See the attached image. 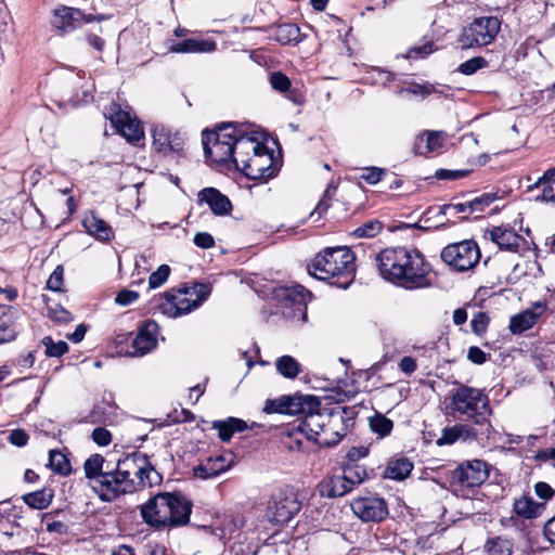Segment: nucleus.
<instances>
[{
    "label": "nucleus",
    "instance_id": "nucleus-36",
    "mask_svg": "<svg viewBox=\"0 0 555 555\" xmlns=\"http://www.w3.org/2000/svg\"><path fill=\"white\" fill-rule=\"evenodd\" d=\"M299 35V27L293 23L280 24L273 30L274 39L282 44H288L293 41H297Z\"/></svg>",
    "mask_w": 555,
    "mask_h": 555
},
{
    "label": "nucleus",
    "instance_id": "nucleus-41",
    "mask_svg": "<svg viewBox=\"0 0 555 555\" xmlns=\"http://www.w3.org/2000/svg\"><path fill=\"white\" fill-rule=\"evenodd\" d=\"M48 357L60 358L68 351V345L64 340L54 341L52 337L46 336L41 340Z\"/></svg>",
    "mask_w": 555,
    "mask_h": 555
},
{
    "label": "nucleus",
    "instance_id": "nucleus-28",
    "mask_svg": "<svg viewBox=\"0 0 555 555\" xmlns=\"http://www.w3.org/2000/svg\"><path fill=\"white\" fill-rule=\"evenodd\" d=\"M443 144L442 131L427 130L423 134L415 138L414 153L416 155H425L426 153L439 150Z\"/></svg>",
    "mask_w": 555,
    "mask_h": 555
},
{
    "label": "nucleus",
    "instance_id": "nucleus-5",
    "mask_svg": "<svg viewBox=\"0 0 555 555\" xmlns=\"http://www.w3.org/2000/svg\"><path fill=\"white\" fill-rule=\"evenodd\" d=\"M449 409L453 417H464L480 427L488 439L494 434L490 423L492 409L488 396L478 388L460 385L452 391Z\"/></svg>",
    "mask_w": 555,
    "mask_h": 555
},
{
    "label": "nucleus",
    "instance_id": "nucleus-24",
    "mask_svg": "<svg viewBox=\"0 0 555 555\" xmlns=\"http://www.w3.org/2000/svg\"><path fill=\"white\" fill-rule=\"evenodd\" d=\"M198 202L206 203L210 210L217 216L230 214L232 204L228 196L215 188H205L198 193Z\"/></svg>",
    "mask_w": 555,
    "mask_h": 555
},
{
    "label": "nucleus",
    "instance_id": "nucleus-30",
    "mask_svg": "<svg viewBox=\"0 0 555 555\" xmlns=\"http://www.w3.org/2000/svg\"><path fill=\"white\" fill-rule=\"evenodd\" d=\"M211 427L218 431L221 441L228 442L235 433L246 430L247 424L241 418L228 417L223 421H214Z\"/></svg>",
    "mask_w": 555,
    "mask_h": 555
},
{
    "label": "nucleus",
    "instance_id": "nucleus-12",
    "mask_svg": "<svg viewBox=\"0 0 555 555\" xmlns=\"http://www.w3.org/2000/svg\"><path fill=\"white\" fill-rule=\"evenodd\" d=\"M296 490L285 487L273 493L268 501L267 516L275 525L288 524L301 509Z\"/></svg>",
    "mask_w": 555,
    "mask_h": 555
},
{
    "label": "nucleus",
    "instance_id": "nucleus-16",
    "mask_svg": "<svg viewBox=\"0 0 555 555\" xmlns=\"http://www.w3.org/2000/svg\"><path fill=\"white\" fill-rule=\"evenodd\" d=\"M154 151L163 156L170 154L182 155L185 137L179 131H171L163 125H156L152 129Z\"/></svg>",
    "mask_w": 555,
    "mask_h": 555
},
{
    "label": "nucleus",
    "instance_id": "nucleus-50",
    "mask_svg": "<svg viewBox=\"0 0 555 555\" xmlns=\"http://www.w3.org/2000/svg\"><path fill=\"white\" fill-rule=\"evenodd\" d=\"M170 274V267L168 264H162L156 271H154L149 278L150 288H157L162 286Z\"/></svg>",
    "mask_w": 555,
    "mask_h": 555
},
{
    "label": "nucleus",
    "instance_id": "nucleus-11",
    "mask_svg": "<svg viewBox=\"0 0 555 555\" xmlns=\"http://www.w3.org/2000/svg\"><path fill=\"white\" fill-rule=\"evenodd\" d=\"M356 415V406L332 408L317 443L324 447L336 446L353 426Z\"/></svg>",
    "mask_w": 555,
    "mask_h": 555
},
{
    "label": "nucleus",
    "instance_id": "nucleus-9",
    "mask_svg": "<svg viewBox=\"0 0 555 555\" xmlns=\"http://www.w3.org/2000/svg\"><path fill=\"white\" fill-rule=\"evenodd\" d=\"M489 477V465L482 460H472L460 464L450 474V483L454 492L464 498L481 486Z\"/></svg>",
    "mask_w": 555,
    "mask_h": 555
},
{
    "label": "nucleus",
    "instance_id": "nucleus-62",
    "mask_svg": "<svg viewBox=\"0 0 555 555\" xmlns=\"http://www.w3.org/2000/svg\"><path fill=\"white\" fill-rule=\"evenodd\" d=\"M138 298L139 294L137 292L130 289H122L117 294L115 301L120 306H129L132 302H134Z\"/></svg>",
    "mask_w": 555,
    "mask_h": 555
},
{
    "label": "nucleus",
    "instance_id": "nucleus-44",
    "mask_svg": "<svg viewBox=\"0 0 555 555\" xmlns=\"http://www.w3.org/2000/svg\"><path fill=\"white\" fill-rule=\"evenodd\" d=\"M465 425H455L453 427H447L442 430L440 438L437 440L438 446L452 444L463 437Z\"/></svg>",
    "mask_w": 555,
    "mask_h": 555
},
{
    "label": "nucleus",
    "instance_id": "nucleus-42",
    "mask_svg": "<svg viewBox=\"0 0 555 555\" xmlns=\"http://www.w3.org/2000/svg\"><path fill=\"white\" fill-rule=\"evenodd\" d=\"M488 555H512L513 543L509 540L495 538L487 543Z\"/></svg>",
    "mask_w": 555,
    "mask_h": 555
},
{
    "label": "nucleus",
    "instance_id": "nucleus-2",
    "mask_svg": "<svg viewBox=\"0 0 555 555\" xmlns=\"http://www.w3.org/2000/svg\"><path fill=\"white\" fill-rule=\"evenodd\" d=\"M383 279L405 289L424 288L430 285V264L416 249L405 247L386 248L376 256Z\"/></svg>",
    "mask_w": 555,
    "mask_h": 555
},
{
    "label": "nucleus",
    "instance_id": "nucleus-60",
    "mask_svg": "<svg viewBox=\"0 0 555 555\" xmlns=\"http://www.w3.org/2000/svg\"><path fill=\"white\" fill-rule=\"evenodd\" d=\"M267 413H281L286 414L287 408L285 404V397L278 400H268L263 408Z\"/></svg>",
    "mask_w": 555,
    "mask_h": 555
},
{
    "label": "nucleus",
    "instance_id": "nucleus-31",
    "mask_svg": "<svg viewBox=\"0 0 555 555\" xmlns=\"http://www.w3.org/2000/svg\"><path fill=\"white\" fill-rule=\"evenodd\" d=\"M285 404L287 408L286 414H302L305 416L307 411L319 408L320 400L314 396L285 397Z\"/></svg>",
    "mask_w": 555,
    "mask_h": 555
},
{
    "label": "nucleus",
    "instance_id": "nucleus-4",
    "mask_svg": "<svg viewBox=\"0 0 555 555\" xmlns=\"http://www.w3.org/2000/svg\"><path fill=\"white\" fill-rule=\"evenodd\" d=\"M356 257L348 247H326L308 266L310 275L346 289L356 276Z\"/></svg>",
    "mask_w": 555,
    "mask_h": 555
},
{
    "label": "nucleus",
    "instance_id": "nucleus-54",
    "mask_svg": "<svg viewBox=\"0 0 555 555\" xmlns=\"http://www.w3.org/2000/svg\"><path fill=\"white\" fill-rule=\"evenodd\" d=\"M48 317L59 323H68L73 321L72 313L60 305L48 307Z\"/></svg>",
    "mask_w": 555,
    "mask_h": 555
},
{
    "label": "nucleus",
    "instance_id": "nucleus-10",
    "mask_svg": "<svg viewBox=\"0 0 555 555\" xmlns=\"http://www.w3.org/2000/svg\"><path fill=\"white\" fill-rule=\"evenodd\" d=\"M500 29L501 21L496 16H481L463 28L457 41L462 49L481 48L490 44Z\"/></svg>",
    "mask_w": 555,
    "mask_h": 555
},
{
    "label": "nucleus",
    "instance_id": "nucleus-52",
    "mask_svg": "<svg viewBox=\"0 0 555 555\" xmlns=\"http://www.w3.org/2000/svg\"><path fill=\"white\" fill-rule=\"evenodd\" d=\"M490 318L486 312H478L470 321L472 331L477 336H482L488 328Z\"/></svg>",
    "mask_w": 555,
    "mask_h": 555
},
{
    "label": "nucleus",
    "instance_id": "nucleus-46",
    "mask_svg": "<svg viewBox=\"0 0 555 555\" xmlns=\"http://www.w3.org/2000/svg\"><path fill=\"white\" fill-rule=\"evenodd\" d=\"M488 65V62L482 56H474L466 62L462 63L457 70L466 76L474 75L477 70L485 68Z\"/></svg>",
    "mask_w": 555,
    "mask_h": 555
},
{
    "label": "nucleus",
    "instance_id": "nucleus-33",
    "mask_svg": "<svg viewBox=\"0 0 555 555\" xmlns=\"http://www.w3.org/2000/svg\"><path fill=\"white\" fill-rule=\"evenodd\" d=\"M215 48V42L190 38L172 44L170 51L175 53H196L214 51Z\"/></svg>",
    "mask_w": 555,
    "mask_h": 555
},
{
    "label": "nucleus",
    "instance_id": "nucleus-21",
    "mask_svg": "<svg viewBox=\"0 0 555 555\" xmlns=\"http://www.w3.org/2000/svg\"><path fill=\"white\" fill-rule=\"evenodd\" d=\"M233 462L232 454H219L215 456H209L199 465L194 467V476L201 479H209L219 476L220 474L227 472Z\"/></svg>",
    "mask_w": 555,
    "mask_h": 555
},
{
    "label": "nucleus",
    "instance_id": "nucleus-45",
    "mask_svg": "<svg viewBox=\"0 0 555 555\" xmlns=\"http://www.w3.org/2000/svg\"><path fill=\"white\" fill-rule=\"evenodd\" d=\"M454 210L456 214H463L461 220H466L469 215L474 214L470 207L469 202L465 203H450L439 206V216H446L449 210Z\"/></svg>",
    "mask_w": 555,
    "mask_h": 555
},
{
    "label": "nucleus",
    "instance_id": "nucleus-51",
    "mask_svg": "<svg viewBox=\"0 0 555 555\" xmlns=\"http://www.w3.org/2000/svg\"><path fill=\"white\" fill-rule=\"evenodd\" d=\"M63 285H64V268L62 264H59L54 269V271L51 273V275L49 276V279L47 281V287L53 292H63L64 291Z\"/></svg>",
    "mask_w": 555,
    "mask_h": 555
},
{
    "label": "nucleus",
    "instance_id": "nucleus-26",
    "mask_svg": "<svg viewBox=\"0 0 555 555\" xmlns=\"http://www.w3.org/2000/svg\"><path fill=\"white\" fill-rule=\"evenodd\" d=\"M82 225L87 233L100 241H111L114 237V232L109 224L93 211L85 215Z\"/></svg>",
    "mask_w": 555,
    "mask_h": 555
},
{
    "label": "nucleus",
    "instance_id": "nucleus-19",
    "mask_svg": "<svg viewBox=\"0 0 555 555\" xmlns=\"http://www.w3.org/2000/svg\"><path fill=\"white\" fill-rule=\"evenodd\" d=\"M547 311L546 301H535L528 309L511 317L508 328L512 334L520 335L533 327Z\"/></svg>",
    "mask_w": 555,
    "mask_h": 555
},
{
    "label": "nucleus",
    "instance_id": "nucleus-15",
    "mask_svg": "<svg viewBox=\"0 0 555 555\" xmlns=\"http://www.w3.org/2000/svg\"><path fill=\"white\" fill-rule=\"evenodd\" d=\"M108 112L112 125L129 143L137 145L144 139L141 122L135 117H132L129 112L122 111L116 103L109 106Z\"/></svg>",
    "mask_w": 555,
    "mask_h": 555
},
{
    "label": "nucleus",
    "instance_id": "nucleus-43",
    "mask_svg": "<svg viewBox=\"0 0 555 555\" xmlns=\"http://www.w3.org/2000/svg\"><path fill=\"white\" fill-rule=\"evenodd\" d=\"M383 230V223L377 219H372L353 231V235L357 237H374L379 234Z\"/></svg>",
    "mask_w": 555,
    "mask_h": 555
},
{
    "label": "nucleus",
    "instance_id": "nucleus-59",
    "mask_svg": "<svg viewBox=\"0 0 555 555\" xmlns=\"http://www.w3.org/2000/svg\"><path fill=\"white\" fill-rule=\"evenodd\" d=\"M193 242L197 247L203 248V249L211 248L215 245V240H214L212 235L209 234L208 232L196 233L194 235Z\"/></svg>",
    "mask_w": 555,
    "mask_h": 555
},
{
    "label": "nucleus",
    "instance_id": "nucleus-3",
    "mask_svg": "<svg viewBox=\"0 0 555 555\" xmlns=\"http://www.w3.org/2000/svg\"><path fill=\"white\" fill-rule=\"evenodd\" d=\"M192 507V502L179 492H159L140 505V514L149 527L164 530L188 525Z\"/></svg>",
    "mask_w": 555,
    "mask_h": 555
},
{
    "label": "nucleus",
    "instance_id": "nucleus-23",
    "mask_svg": "<svg viewBox=\"0 0 555 555\" xmlns=\"http://www.w3.org/2000/svg\"><path fill=\"white\" fill-rule=\"evenodd\" d=\"M490 240L495 243L500 249L511 253H518L519 247L526 241L513 229L505 227H493L488 231Z\"/></svg>",
    "mask_w": 555,
    "mask_h": 555
},
{
    "label": "nucleus",
    "instance_id": "nucleus-38",
    "mask_svg": "<svg viewBox=\"0 0 555 555\" xmlns=\"http://www.w3.org/2000/svg\"><path fill=\"white\" fill-rule=\"evenodd\" d=\"M369 425L371 430L379 438H385L390 435L393 428V422L386 417L384 414L376 412L375 415L370 417Z\"/></svg>",
    "mask_w": 555,
    "mask_h": 555
},
{
    "label": "nucleus",
    "instance_id": "nucleus-14",
    "mask_svg": "<svg viewBox=\"0 0 555 555\" xmlns=\"http://www.w3.org/2000/svg\"><path fill=\"white\" fill-rule=\"evenodd\" d=\"M441 259L454 270L463 272L473 269L480 260V250L473 240L449 244L441 250Z\"/></svg>",
    "mask_w": 555,
    "mask_h": 555
},
{
    "label": "nucleus",
    "instance_id": "nucleus-53",
    "mask_svg": "<svg viewBox=\"0 0 555 555\" xmlns=\"http://www.w3.org/2000/svg\"><path fill=\"white\" fill-rule=\"evenodd\" d=\"M434 41L426 40L422 44H416L409 49L408 57L424 59L434 52Z\"/></svg>",
    "mask_w": 555,
    "mask_h": 555
},
{
    "label": "nucleus",
    "instance_id": "nucleus-37",
    "mask_svg": "<svg viewBox=\"0 0 555 555\" xmlns=\"http://www.w3.org/2000/svg\"><path fill=\"white\" fill-rule=\"evenodd\" d=\"M276 371L285 378H295L301 372V366L292 356H282L275 362Z\"/></svg>",
    "mask_w": 555,
    "mask_h": 555
},
{
    "label": "nucleus",
    "instance_id": "nucleus-61",
    "mask_svg": "<svg viewBox=\"0 0 555 555\" xmlns=\"http://www.w3.org/2000/svg\"><path fill=\"white\" fill-rule=\"evenodd\" d=\"M28 435L23 429H14L10 433L8 440L11 444L16 447H25L28 442Z\"/></svg>",
    "mask_w": 555,
    "mask_h": 555
},
{
    "label": "nucleus",
    "instance_id": "nucleus-32",
    "mask_svg": "<svg viewBox=\"0 0 555 555\" xmlns=\"http://www.w3.org/2000/svg\"><path fill=\"white\" fill-rule=\"evenodd\" d=\"M54 496V491L50 487H43L40 490L26 493L22 496L23 502L30 508L43 509L47 508Z\"/></svg>",
    "mask_w": 555,
    "mask_h": 555
},
{
    "label": "nucleus",
    "instance_id": "nucleus-39",
    "mask_svg": "<svg viewBox=\"0 0 555 555\" xmlns=\"http://www.w3.org/2000/svg\"><path fill=\"white\" fill-rule=\"evenodd\" d=\"M48 466L56 474L66 476L72 472V465L67 456L59 450L49 452Z\"/></svg>",
    "mask_w": 555,
    "mask_h": 555
},
{
    "label": "nucleus",
    "instance_id": "nucleus-63",
    "mask_svg": "<svg viewBox=\"0 0 555 555\" xmlns=\"http://www.w3.org/2000/svg\"><path fill=\"white\" fill-rule=\"evenodd\" d=\"M540 188H542V193L537 196V199L555 203V178L550 183L546 182Z\"/></svg>",
    "mask_w": 555,
    "mask_h": 555
},
{
    "label": "nucleus",
    "instance_id": "nucleus-58",
    "mask_svg": "<svg viewBox=\"0 0 555 555\" xmlns=\"http://www.w3.org/2000/svg\"><path fill=\"white\" fill-rule=\"evenodd\" d=\"M92 439L96 444L105 447L111 443L112 435L107 429L103 427H96L92 431Z\"/></svg>",
    "mask_w": 555,
    "mask_h": 555
},
{
    "label": "nucleus",
    "instance_id": "nucleus-35",
    "mask_svg": "<svg viewBox=\"0 0 555 555\" xmlns=\"http://www.w3.org/2000/svg\"><path fill=\"white\" fill-rule=\"evenodd\" d=\"M341 475L351 490L369 477L366 468L358 463H346L343 466Z\"/></svg>",
    "mask_w": 555,
    "mask_h": 555
},
{
    "label": "nucleus",
    "instance_id": "nucleus-64",
    "mask_svg": "<svg viewBox=\"0 0 555 555\" xmlns=\"http://www.w3.org/2000/svg\"><path fill=\"white\" fill-rule=\"evenodd\" d=\"M467 359L475 364H483L487 361V353L479 347L473 346L468 349Z\"/></svg>",
    "mask_w": 555,
    "mask_h": 555
},
{
    "label": "nucleus",
    "instance_id": "nucleus-56",
    "mask_svg": "<svg viewBox=\"0 0 555 555\" xmlns=\"http://www.w3.org/2000/svg\"><path fill=\"white\" fill-rule=\"evenodd\" d=\"M534 493L539 499L544 501L543 503L552 500L555 496V490L544 481H538L534 485Z\"/></svg>",
    "mask_w": 555,
    "mask_h": 555
},
{
    "label": "nucleus",
    "instance_id": "nucleus-7",
    "mask_svg": "<svg viewBox=\"0 0 555 555\" xmlns=\"http://www.w3.org/2000/svg\"><path fill=\"white\" fill-rule=\"evenodd\" d=\"M249 134L241 133L232 124H221L215 130L203 131V147L207 158L230 168L237 165V142Z\"/></svg>",
    "mask_w": 555,
    "mask_h": 555
},
{
    "label": "nucleus",
    "instance_id": "nucleus-6",
    "mask_svg": "<svg viewBox=\"0 0 555 555\" xmlns=\"http://www.w3.org/2000/svg\"><path fill=\"white\" fill-rule=\"evenodd\" d=\"M237 155L235 168L250 180L267 182L279 171L273 153L254 135L243 137L237 142Z\"/></svg>",
    "mask_w": 555,
    "mask_h": 555
},
{
    "label": "nucleus",
    "instance_id": "nucleus-29",
    "mask_svg": "<svg viewBox=\"0 0 555 555\" xmlns=\"http://www.w3.org/2000/svg\"><path fill=\"white\" fill-rule=\"evenodd\" d=\"M413 469V463L404 455L391 457L385 469V477L393 480L405 479Z\"/></svg>",
    "mask_w": 555,
    "mask_h": 555
},
{
    "label": "nucleus",
    "instance_id": "nucleus-48",
    "mask_svg": "<svg viewBox=\"0 0 555 555\" xmlns=\"http://www.w3.org/2000/svg\"><path fill=\"white\" fill-rule=\"evenodd\" d=\"M270 85L273 90L285 94L292 88L289 78L281 72H274L270 75Z\"/></svg>",
    "mask_w": 555,
    "mask_h": 555
},
{
    "label": "nucleus",
    "instance_id": "nucleus-13",
    "mask_svg": "<svg viewBox=\"0 0 555 555\" xmlns=\"http://www.w3.org/2000/svg\"><path fill=\"white\" fill-rule=\"evenodd\" d=\"M312 294L301 285L282 286L274 289V298L280 302L285 317L307 320V302Z\"/></svg>",
    "mask_w": 555,
    "mask_h": 555
},
{
    "label": "nucleus",
    "instance_id": "nucleus-1",
    "mask_svg": "<svg viewBox=\"0 0 555 555\" xmlns=\"http://www.w3.org/2000/svg\"><path fill=\"white\" fill-rule=\"evenodd\" d=\"M83 472L86 478L93 482L92 490L99 499L107 503L162 481L150 457L139 451L118 459L113 468L108 464L105 466L104 456L92 454L85 461Z\"/></svg>",
    "mask_w": 555,
    "mask_h": 555
},
{
    "label": "nucleus",
    "instance_id": "nucleus-27",
    "mask_svg": "<svg viewBox=\"0 0 555 555\" xmlns=\"http://www.w3.org/2000/svg\"><path fill=\"white\" fill-rule=\"evenodd\" d=\"M515 514L524 519H534L540 517L545 511V503L537 502L532 496L524 494L515 499L513 504Z\"/></svg>",
    "mask_w": 555,
    "mask_h": 555
},
{
    "label": "nucleus",
    "instance_id": "nucleus-34",
    "mask_svg": "<svg viewBox=\"0 0 555 555\" xmlns=\"http://www.w3.org/2000/svg\"><path fill=\"white\" fill-rule=\"evenodd\" d=\"M13 313L11 307L9 311L0 312V345L14 340L17 335Z\"/></svg>",
    "mask_w": 555,
    "mask_h": 555
},
{
    "label": "nucleus",
    "instance_id": "nucleus-17",
    "mask_svg": "<svg viewBox=\"0 0 555 555\" xmlns=\"http://www.w3.org/2000/svg\"><path fill=\"white\" fill-rule=\"evenodd\" d=\"M104 15L85 14L79 9L61 7L54 11L53 26L62 33L73 31L83 24L104 21Z\"/></svg>",
    "mask_w": 555,
    "mask_h": 555
},
{
    "label": "nucleus",
    "instance_id": "nucleus-20",
    "mask_svg": "<svg viewBox=\"0 0 555 555\" xmlns=\"http://www.w3.org/2000/svg\"><path fill=\"white\" fill-rule=\"evenodd\" d=\"M332 408L321 406L307 411L305 416L300 420L297 429L305 434L307 439L317 443L319 437L322 435L325 423L327 421V414Z\"/></svg>",
    "mask_w": 555,
    "mask_h": 555
},
{
    "label": "nucleus",
    "instance_id": "nucleus-40",
    "mask_svg": "<svg viewBox=\"0 0 555 555\" xmlns=\"http://www.w3.org/2000/svg\"><path fill=\"white\" fill-rule=\"evenodd\" d=\"M60 514H62V511L46 513L42 516V524L46 526V530L48 532L65 535L69 531V526L64 520L55 519V517Z\"/></svg>",
    "mask_w": 555,
    "mask_h": 555
},
{
    "label": "nucleus",
    "instance_id": "nucleus-8",
    "mask_svg": "<svg viewBox=\"0 0 555 555\" xmlns=\"http://www.w3.org/2000/svg\"><path fill=\"white\" fill-rule=\"evenodd\" d=\"M209 294L208 285L203 283L194 284L192 287L172 288L159 298L157 308L168 318H178L202 306Z\"/></svg>",
    "mask_w": 555,
    "mask_h": 555
},
{
    "label": "nucleus",
    "instance_id": "nucleus-55",
    "mask_svg": "<svg viewBox=\"0 0 555 555\" xmlns=\"http://www.w3.org/2000/svg\"><path fill=\"white\" fill-rule=\"evenodd\" d=\"M470 173V170L467 169H438L435 173V177L438 180H459L467 177Z\"/></svg>",
    "mask_w": 555,
    "mask_h": 555
},
{
    "label": "nucleus",
    "instance_id": "nucleus-18",
    "mask_svg": "<svg viewBox=\"0 0 555 555\" xmlns=\"http://www.w3.org/2000/svg\"><path fill=\"white\" fill-rule=\"evenodd\" d=\"M350 506L354 515L365 522H379L388 515L386 501L377 496L357 498Z\"/></svg>",
    "mask_w": 555,
    "mask_h": 555
},
{
    "label": "nucleus",
    "instance_id": "nucleus-22",
    "mask_svg": "<svg viewBox=\"0 0 555 555\" xmlns=\"http://www.w3.org/2000/svg\"><path fill=\"white\" fill-rule=\"evenodd\" d=\"M158 325L154 321H149L142 325L132 340L131 356H144L156 347V334Z\"/></svg>",
    "mask_w": 555,
    "mask_h": 555
},
{
    "label": "nucleus",
    "instance_id": "nucleus-49",
    "mask_svg": "<svg viewBox=\"0 0 555 555\" xmlns=\"http://www.w3.org/2000/svg\"><path fill=\"white\" fill-rule=\"evenodd\" d=\"M495 199H498L496 193H483L480 196L468 201L473 212H482L488 206H490Z\"/></svg>",
    "mask_w": 555,
    "mask_h": 555
},
{
    "label": "nucleus",
    "instance_id": "nucleus-25",
    "mask_svg": "<svg viewBox=\"0 0 555 555\" xmlns=\"http://www.w3.org/2000/svg\"><path fill=\"white\" fill-rule=\"evenodd\" d=\"M350 491V486H348L341 474L326 476L318 485V492L322 498H339Z\"/></svg>",
    "mask_w": 555,
    "mask_h": 555
},
{
    "label": "nucleus",
    "instance_id": "nucleus-47",
    "mask_svg": "<svg viewBox=\"0 0 555 555\" xmlns=\"http://www.w3.org/2000/svg\"><path fill=\"white\" fill-rule=\"evenodd\" d=\"M401 93H409L412 95H418L423 99L427 98L428 95L437 92L434 85L425 82V83H416L413 82L409 85L408 87L400 90Z\"/></svg>",
    "mask_w": 555,
    "mask_h": 555
},
{
    "label": "nucleus",
    "instance_id": "nucleus-57",
    "mask_svg": "<svg viewBox=\"0 0 555 555\" xmlns=\"http://www.w3.org/2000/svg\"><path fill=\"white\" fill-rule=\"evenodd\" d=\"M384 173V169L378 167H371L366 168L360 178L369 184H376L382 180Z\"/></svg>",
    "mask_w": 555,
    "mask_h": 555
}]
</instances>
